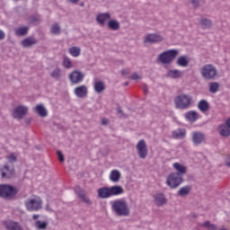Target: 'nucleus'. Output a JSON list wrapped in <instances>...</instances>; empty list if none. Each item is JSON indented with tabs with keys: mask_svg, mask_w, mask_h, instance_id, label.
<instances>
[{
	"mask_svg": "<svg viewBox=\"0 0 230 230\" xmlns=\"http://www.w3.org/2000/svg\"><path fill=\"white\" fill-rule=\"evenodd\" d=\"M108 28H110V30H113L114 31H116L119 30V22L116 20L109 21Z\"/></svg>",
	"mask_w": 230,
	"mask_h": 230,
	"instance_id": "29",
	"label": "nucleus"
},
{
	"mask_svg": "<svg viewBox=\"0 0 230 230\" xmlns=\"http://www.w3.org/2000/svg\"><path fill=\"white\" fill-rule=\"evenodd\" d=\"M125 85H128V83H126Z\"/></svg>",
	"mask_w": 230,
	"mask_h": 230,
	"instance_id": "55",
	"label": "nucleus"
},
{
	"mask_svg": "<svg viewBox=\"0 0 230 230\" xmlns=\"http://www.w3.org/2000/svg\"><path fill=\"white\" fill-rule=\"evenodd\" d=\"M33 44H37V40L31 37L26 38L22 41L23 48H30V46H33Z\"/></svg>",
	"mask_w": 230,
	"mask_h": 230,
	"instance_id": "25",
	"label": "nucleus"
},
{
	"mask_svg": "<svg viewBox=\"0 0 230 230\" xmlns=\"http://www.w3.org/2000/svg\"><path fill=\"white\" fill-rule=\"evenodd\" d=\"M26 114H28V107L22 105L14 108L13 111V116L15 119H22Z\"/></svg>",
	"mask_w": 230,
	"mask_h": 230,
	"instance_id": "11",
	"label": "nucleus"
},
{
	"mask_svg": "<svg viewBox=\"0 0 230 230\" xmlns=\"http://www.w3.org/2000/svg\"><path fill=\"white\" fill-rule=\"evenodd\" d=\"M123 187L119 185H114L111 187H102L97 190L98 197L100 199H111V197H118L123 195L124 193Z\"/></svg>",
	"mask_w": 230,
	"mask_h": 230,
	"instance_id": "1",
	"label": "nucleus"
},
{
	"mask_svg": "<svg viewBox=\"0 0 230 230\" xmlns=\"http://www.w3.org/2000/svg\"><path fill=\"white\" fill-rule=\"evenodd\" d=\"M4 226L6 229L9 230H22V226H21V225H19L17 222L6 221L4 222Z\"/></svg>",
	"mask_w": 230,
	"mask_h": 230,
	"instance_id": "17",
	"label": "nucleus"
},
{
	"mask_svg": "<svg viewBox=\"0 0 230 230\" xmlns=\"http://www.w3.org/2000/svg\"><path fill=\"white\" fill-rule=\"evenodd\" d=\"M220 84H218V83H211L209 85V91L213 93H217Z\"/></svg>",
	"mask_w": 230,
	"mask_h": 230,
	"instance_id": "35",
	"label": "nucleus"
},
{
	"mask_svg": "<svg viewBox=\"0 0 230 230\" xmlns=\"http://www.w3.org/2000/svg\"><path fill=\"white\" fill-rule=\"evenodd\" d=\"M188 193H190V187H183L179 190V195H181V197L184 195H188Z\"/></svg>",
	"mask_w": 230,
	"mask_h": 230,
	"instance_id": "39",
	"label": "nucleus"
},
{
	"mask_svg": "<svg viewBox=\"0 0 230 230\" xmlns=\"http://www.w3.org/2000/svg\"><path fill=\"white\" fill-rule=\"evenodd\" d=\"M81 51L79 47H72L68 49V53L74 58L80 57Z\"/></svg>",
	"mask_w": 230,
	"mask_h": 230,
	"instance_id": "28",
	"label": "nucleus"
},
{
	"mask_svg": "<svg viewBox=\"0 0 230 230\" xmlns=\"http://www.w3.org/2000/svg\"><path fill=\"white\" fill-rule=\"evenodd\" d=\"M155 201L157 206H163V204H166V199L163 194L155 195Z\"/></svg>",
	"mask_w": 230,
	"mask_h": 230,
	"instance_id": "26",
	"label": "nucleus"
},
{
	"mask_svg": "<svg viewBox=\"0 0 230 230\" xmlns=\"http://www.w3.org/2000/svg\"><path fill=\"white\" fill-rule=\"evenodd\" d=\"M63 66L66 69H71V67H73V63L71 62V59L69 58L65 57L63 60Z\"/></svg>",
	"mask_w": 230,
	"mask_h": 230,
	"instance_id": "33",
	"label": "nucleus"
},
{
	"mask_svg": "<svg viewBox=\"0 0 230 230\" xmlns=\"http://www.w3.org/2000/svg\"><path fill=\"white\" fill-rule=\"evenodd\" d=\"M89 91L87 90V86L85 85H80L75 88L74 93L77 98H85L87 96V93Z\"/></svg>",
	"mask_w": 230,
	"mask_h": 230,
	"instance_id": "13",
	"label": "nucleus"
},
{
	"mask_svg": "<svg viewBox=\"0 0 230 230\" xmlns=\"http://www.w3.org/2000/svg\"><path fill=\"white\" fill-rule=\"evenodd\" d=\"M121 179V172L118 170H112L110 173V181L112 182H119Z\"/></svg>",
	"mask_w": 230,
	"mask_h": 230,
	"instance_id": "20",
	"label": "nucleus"
},
{
	"mask_svg": "<svg viewBox=\"0 0 230 230\" xmlns=\"http://www.w3.org/2000/svg\"><path fill=\"white\" fill-rule=\"evenodd\" d=\"M201 26L203 29L211 28V22L208 19H203L201 21Z\"/></svg>",
	"mask_w": 230,
	"mask_h": 230,
	"instance_id": "38",
	"label": "nucleus"
},
{
	"mask_svg": "<svg viewBox=\"0 0 230 230\" xmlns=\"http://www.w3.org/2000/svg\"><path fill=\"white\" fill-rule=\"evenodd\" d=\"M163 40V36L159 34H147L145 38L144 42H149L154 44L155 42H161Z\"/></svg>",
	"mask_w": 230,
	"mask_h": 230,
	"instance_id": "14",
	"label": "nucleus"
},
{
	"mask_svg": "<svg viewBox=\"0 0 230 230\" xmlns=\"http://www.w3.org/2000/svg\"><path fill=\"white\" fill-rule=\"evenodd\" d=\"M27 211H39L42 209V199L39 196H33L25 201Z\"/></svg>",
	"mask_w": 230,
	"mask_h": 230,
	"instance_id": "5",
	"label": "nucleus"
},
{
	"mask_svg": "<svg viewBox=\"0 0 230 230\" xmlns=\"http://www.w3.org/2000/svg\"><path fill=\"white\" fill-rule=\"evenodd\" d=\"M172 167L174 168L175 171H177L176 173H178L181 177L183 175H186V172H187L186 165H184L182 164H179V163H174L172 164Z\"/></svg>",
	"mask_w": 230,
	"mask_h": 230,
	"instance_id": "16",
	"label": "nucleus"
},
{
	"mask_svg": "<svg viewBox=\"0 0 230 230\" xmlns=\"http://www.w3.org/2000/svg\"><path fill=\"white\" fill-rule=\"evenodd\" d=\"M217 73V67L211 64H207L201 68V75L205 80H215Z\"/></svg>",
	"mask_w": 230,
	"mask_h": 230,
	"instance_id": "6",
	"label": "nucleus"
},
{
	"mask_svg": "<svg viewBox=\"0 0 230 230\" xmlns=\"http://www.w3.org/2000/svg\"><path fill=\"white\" fill-rule=\"evenodd\" d=\"M191 4H193V6L195 8H197L198 4H199V1L198 0H191Z\"/></svg>",
	"mask_w": 230,
	"mask_h": 230,
	"instance_id": "46",
	"label": "nucleus"
},
{
	"mask_svg": "<svg viewBox=\"0 0 230 230\" xmlns=\"http://www.w3.org/2000/svg\"><path fill=\"white\" fill-rule=\"evenodd\" d=\"M34 111L37 112V114H39V116H40L41 118H46V116H48V111L46 110V108L44 107V104H38Z\"/></svg>",
	"mask_w": 230,
	"mask_h": 230,
	"instance_id": "18",
	"label": "nucleus"
},
{
	"mask_svg": "<svg viewBox=\"0 0 230 230\" xmlns=\"http://www.w3.org/2000/svg\"><path fill=\"white\" fill-rule=\"evenodd\" d=\"M35 227H37V229H46V227H48V223L42 221H36Z\"/></svg>",
	"mask_w": 230,
	"mask_h": 230,
	"instance_id": "36",
	"label": "nucleus"
},
{
	"mask_svg": "<svg viewBox=\"0 0 230 230\" xmlns=\"http://www.w3.org/2000/svg\"><path fill=\"white\" fill-rule=\"evenodd\" d=\"M166 184L172 189L178 188V186L182 184V176L176 172H172L167 177Z\"/></svg>",
	"mask_w": 230,
	"mask_h": 230,
	"instance_id": "8",
	"label": "nucleus"
},
{
	"mask_svg": "<svg viewBox=\"0 0 230 230\" xmlns=\"http://www.w3.org/2000/svg\"><path fill=\"white\" fill-rule=\"evenodd\" d=\"M69 3H73L74 4H76V3H78V1L80 0H67Z\"/></svg>",
	"mask_w": 230,
	"mask_h": 230,
	"instance_id": "52",
	"label": "nucleus"
},
{
	"mask_svg": "<svg viewBox=\"0 0 230 230\" xmlns=\"http://www.w3.org/2000/svg\"><path fill=\"white\" fill-rule=\"evenodd\" d=\"M177 55H179V51L176 49L167 50L159 55L158 60H160L162 64H170L171 62H173V59Z\"/></svg>",
	"mask_w": 230,
	"mask_h": 230,
	"instance_id": "7",
	"label": "nucleus"
},
{
	"mask_svg": "<svg viewBox=\"0 0 230 230\" xmlns=\"http://www.w3.org/2000/svg\"><path fill=\"white\" fill-rule=\"evenodd\" d=\"M203 227H207L208 230H217V226L215 225H211L209 221H206L203 224Z\"/></svg>",
	"mask_w": 230,
	"mask_h": 230,
	"instance_id": "40",
	"label": "nucleus"
},
{
	"mask_svg": "<svg viewBox=\"0 0 230 230\" xmlns=\"http://www.w3.org/2000/svg\"><path fill=\"white\" fill-rule=\"evenodd\" d=\"M226 166H230V157L226 158Z\"/></svg>",
	"mask_w": 230,
	"mask_h": 230,
	"instance_id": "51",
	"label": "nucleus"
},
{
	"mask_svg": "<svg viewBox=\"0 0 230 230\" xmlns=\"http://www.w3.org/2000/svg\"><path fill=\"white\" fill-rule=\"evenodd\" d=\"M111 205L117 217H128L130 215V208L124 199L113 200Z\"/></svg>",
	"mask_w": 230,
	"mask_h": 230,
	"instance_id": "2",
	"label": "nucleus"
},
{
	"mask_svg": "<svg viewBox=\"0 0 230 230\" xmlns=\"http://www.w3.org/2000/svg\"><path fill=\"white\" fill-rule=\"evenodd\" d=\"M131 80H141V75H139L137 73H134L131 75Z\"/></svg>",
	"mask_w": 230,
	"mask_h": 230,
	"instance_id": "43",
	"label": "nucleus"
},
{
	"mask_svg": "<svg viewBox=\"0 0 230 230\" xmlns=\"http://www.w3.org/2000/svg\"><path fill=\"white\" fill-rule=\"evenodd\" d=\"M167 75L171 78H181V76H182V72L180 70H170Z\"/></svg>",
	"mask_w": 230,
	"mask_h": 230,
	"instance_id": "31",
	"label": "nucleus"
},
{
	"mask_svg": "<svg viewBox=\"0 0 230 230\" xmlns=\"http://www.w3.org/2000/svg\"><path fill=\"white\" fill-rule=\"evenodd\" d=\"M137 150L140 159H146V155H148V149L146 148V142H145L144 139L137 143Z\"/></svg>",
	"mask_w": 230,
	"mask_h": 230,
	"instance_id": "10",
	"label": "nucleus"
},
{
	"mask_svg": "<svg viewBox=\"0 0 230 230\" xmlns=\"http://www.w3.org/2000/svg\"><path fill=\"white\" fill-rule=\"evenodd\" d=\"M84 77L85 75L78 70H75L69 75V80L72 84H81Z\"/></svg>",
	"mask_w": 230,
	"mask_h": 230,
	"instance_id": "12",
	"label": "nucleus"
},
{
	"mask_svg": "<svg viewBox=\"0 0 230 230\" xmlns=\"http://www.w3.org/2000/svg\"><path fill=\"white\" fill-rule=\"evenodd\" d=\"M17 195V189L9 184H0V197L5 200H12Z\"/></svg>",
	"mask_w": 230,
	"mask_h": 230,
	"instance_id": "3",
	"label": "nucleus"
},
{
	"mask_svg": "<svg viewBox=\"0 0 230 230\" xmlns=\"http://www.w3.org/2000/svg\"><path fill=\"white\" fill-rule=\"evenodd\" d=\"M7 159L10 163H15V161H17V156L15 154L12 153L7 156Z\"/></svg>",
	"mask_w": 230,
	"mask_h": 230,
	"instance_id": "41",
	"label": "nucleus"
},
{
	"mask_svg": "<svg viewBox=\"0 0 230 230\" xmlns=\"http://www.w3.org/2000/svg\"><path fill=\"white\" fill-rule=\"evenodd\" d=\"M226 125L228 127V128H230V118L226 119Z\"/></svg>",
	"mask_w": 230,
	"mask_h": 230,
	"instance_id": "50",
	"label": "nucleus"
},
{
	"mask_svg": "<svg viewBox=\"0 0 230 230\" xmlns=\"http://www.w3.org/2000/svg\"><path fill=\"white\" fill-rule=\"evenodd\" d=\"M172 137L174 139H184L186 137V130L185 129H176L172 132Z\"/></svg>",
	"mask_w": 230,
	"mask_h": 230,
	"instance_id": "23",
	"label": "nucleus"
},
{
	"mask_svg": "<svg viewBox=\"0 0 230 230\" xmlns=\"http://www.w3.org/2000/svg\"><path fill=\"white\" fill-rule=\"evenodd\" d=\"M192 141L195 145H200L204 141V134L200 132L192 133Z\"/></svg>",
	"mask_w": 230,
	"mask_h": 230,
	"instance_id": "19",
	"label": "nucleus"
},
{
	"mask_svg": "<svg viewBox=\"0 0 230 230\" xmlns=\"http://www.w3.org/2000/svg\"><path fill=\"white\" fill-rule=\"evenodd\" d=\"M193 102V98L188 94L178 95L174 99L176 109H189Z\"/></svg>",
	"mask_w": 230,
	"mask_h": 230,
	"instance_id": "4",
	"label": "nucleus"
},
{
	"mask_svg": "<svg viewBox=\"0 0 230 230\" xmlns=\"http://www.w3.org/2000/svg\"><path fill=\"white\" fill-rule=\"evenodd\" d=\"M143 91H144L145 94H146V93H148V87L146 85H144Z\"/></svg>",
	"mask_w": 230,
	"mask_h": 230,
	"instance_id": "49",
	"label": "nucleus"
},
{
	"mask_svg": "<svg viewBox=\"0 0 230 230\" xmlns=\"http://www.w3.org/2000/svg\"><path fill=\"white\" fill-rule=\"evenodd\" d=\"M122 75H128V73H130V70L129 69H125V70H122Z\"/></svg>",
	"mask_w": 230,
	"mask_h": 230,
	"instance_id": "47",
	"label": "nucleus"
},
{
	"mask_svg": "<svg viewBox=\"0 0 230 230\" xmlns=\"http://www.w3.org/2000/svg\"><path fill=\"white\" fill-rule=\"evenodd\" d=\"M50 31L54 35H58V33H60V26H58V23H55L54 25H52Z\"/></svg>",
	"mask_w": 230,
	"mask_h": 230,
	"instance_id": "37",
	"label": "nucleus"
},
{
	"mask_svg": "<svg viewBox=\"0 0 230 230\" xmlns=\"http://www.w3.org/2000/svg\"><path fill=\"white\" fill-rule=\"evenodd\" d=\"M60 76V69L57 68L55 69L52 74H51V77L52 78H58Z\"/></svg>",
	"mask_w": 230,
	"mask_h": 230,
	"instance_id": "42",
	"label": "nucleus"
},
{
	"mask_svg": "<svg viewBox=\"0 0 230 230\" xmlns=\"http://www.w3.org/2000/svg\"><path fill=\"white\" fill-rule=\"evenodd\" d=\"M78 196H79L80 199H82V200H84V202H85L86 204H91V200H90L89 198H87V196L85 195V191L81 190L80 192H78Z\"/></svg>",
	"mask_w": 230,
	"mask_h": 230,
	"instance_id": "34",
	"label": "nucleus"
},
{
	"mask_svg": "<svg viewBox=\"0 0 230 230\" xmlns=\"http://www.w3.org/2000/svg\"><path fill=\"white\" fill-rule=\"evenodd\" d=\"M57 154L60 163H64V155H62V152L58 151Z\"/></svg>",
	"mask_w": 230,
	"mask_h": 230,
	"instance_id": "44",
	"label": "nucleus"
},
{
	"mask_svg": "<svg viewBox=\"0 0 230 230\" xmlns=\"http://www.w3.org/2000/svg\"><path fill=\"white\" fill-rule=\"evenodd\" d=\"M185 118L193 123L199 119V113L195 111H190L185 114Z\"/></svg>",
	"mask_w": 230,
	"mask_h": 230,
	"instance_id": "21",
	"label": "nucleus"
},
{
	"mask_svg": "<svg viewBox=\"0 0 230 230\" xmlns=\"http://www.w3.org/2000/svg\"><path fill=\"white\" fill-rule=\"evenodd\" d=\"M16 35L22 37V35H26L28 33V27H20L15 31Z\"/></svg>",
	"mask_w": 230,
	"mask_h": 230,
	"instance_id": "32",
	"label": "nucleus"
},
{
	"mask_svg": "<svg viewBox=\"0 0 230 230\" xmlns=\"http://www.w3.org/2000/svg\"><path fill=\"white\" fill-rule=\"evenodd\" d=\"M5 37H6V34H4V31L0 30V40H4Z\"/></svg>",
	"mask_w": 230,
	"mask_h": 230,
	"instance_id": "45",
	"label": "nucleus"
},
{
	"mask_svg": "<svg viewBox=\"0 0 230 230\" xmlns=\"http://www.w3.org/2000/svg\"><path fill=\"white\" fill-rule=\"evenodd\" d=\"M102 125H108L109 124V119H102Z\"/></svg>",
	"mask_w": 230,
	"mask_h": 230,
	"instance_id": "48",
	"label": "nucleus"
},
{
	"mask_svg": "<svg viewBox=\"0 0 230 230\" xmlns=\"http://www.w3.org/2000/svg\"><path fill=\"white\" fill-rule=\"evenodd\" d=\"M0 173L2 179H11L15 175V168L13 165H4L2 169H0Z\"/></svg>",
	"mask_w": 230,
	"mask_h": 230,
	"instance_id": "9",
	"label": "nucleus"
},
{
	"mask_svg": "<svg viewBox=\"0 0 230 230\" xmlns=\"http://www.w3.org/2000/svg\"><path fill=\"white\" fill-rule=\"evenodd\" d=\"M97 22L101 24L102 26L105 25V22L107 21H111V13H99L96 17Z\"/></svg>",
	"mask_w": 230,
	"mask_h": 230,
	"instance_id": "15",
	"label": "nucleus"
},
{
	"mask_svg": "<svg viewBox=\"0 0 230 230\" xmlns=\"http://www.w3.org/2000/svg\"><path fill=\"white\" fill-rule=\"evenodd\" d=\"M94 91L95 93H98V94L103 93L105 91V83L102 81H96L94 83Z\"/></svg>",
	"mask_w": 230,
	"mask_h": 230,
	"instance_id": "24",
	"label": "nucleus"
},
{
	"mask_svg": "<svg viewBox=\"0 0 230 230\" xmlns=\"http://www.w3.org/2000/svg\"><path fill=\"white\" fill-rule=\"evenodd\" d=\"M80 6H84V3H81V4H80Z\"/></svg>",
	"mask_w": 230,
	"mask_h": 230,
	"instance_id": "54",
	"label": "nucleus"
},
{
	"mask_svg": "<svg viewBox=\"0 0 230 230\" xmlns=\"http://www.w3.org/2000/svg\"><path fill=\"white\" fill-rule=\"evenodd\" d=\"M220 130H219V134L220 136H223L224 137H229L230 136V130H229V128L224 126V125H221L219 127Z\"/></svg>",
	"mask_w": 230,
	"mask_h": 230,
	"instance_id": "30",
	"label": "nucleus"
},
{
	"mask_svg": "<svg viewBox=\"0 0 230 230\" xmlns=\"http://www.w3.org/2000/svg\"><path fill=\"white\" fill-rule=\"evenodd\" d=\"M198 109H199L201 112H208V111H209V102L206 100L199 101L198 103Z\"/></svg>",
	"mask_w": 230,
	"mask_h": 230,
	"instance_id": "22",
	"label": "nucleus"
},
{
	"mask_svg": "<svg viewBox=\"0 0 230 230\" xmlns=\"http://www.w3.org/2000/svg\"><path fill=\"white\" fill-rule=\"evenodd\" d=\"M177 64L181 66V67H187L189 61H188V58L186 56H181L180 58H178L177 59Z\"/></svg>",
	"mask_w": 230,
	"mask_h": 230,
	"instance_id": "27",
	"label": "nucleus"
},
{
	"mask_svg": "<svg viewBox=\"0 0 230 230\" xmlns=\"http://www.w3.org/2000/svg\"><path fill=\"white\" fill-rule=\"evenodd\" d=\"M40 217V215L35 214L32 216V218L33 220H37Z\"/></svg>",
	"mask_w": 230,
	"mask_h": 230,
	"instance_id": "53",
	"label": "nucleus"
},
{
	"mask_svg": "<svg viewBox=\"0 0 230 230\" xmlns=\"http://www.w3.org/2000/svg\"><path fill=\"white\" fill-rule=\"evenodd\" d=\"M119 112H120V113H121V110H119Z\"/></svg>",
	"mask_w": 230,
	"mask_h": 230,
	"instance_id": "56",
	"label": "nucleus"
}]
</instances>
